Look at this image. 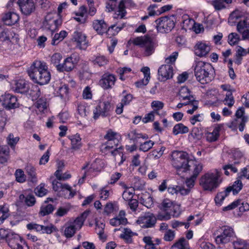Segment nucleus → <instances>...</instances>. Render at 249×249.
<instances>
[{
  "label": "nucleus",
  "mask_w": 249,
  "mask_h": 249,
  "mask_svg": "<svg viewBox=\"0 0 249 249\" xmlns=\"http://www.w3.org/2000/svg\"><path fill=\"white\" fill-rule=\"evenodd\" d=\"M32 98V100H36L41 95L39 87L36 85H29L28 90L26 92Z\"/></svg>",
  "instance_id": "obj_27"
},
{
  "label": "nucleus",
  "mask_w": 249,
  "mask_h": 249,
  "mask_svg": "<svg viewBox=\"0 0 249 249\" xmlns=\"http://www.w3.org/2000/svg\"><path fill=\"white\" fill-rule=\"evenodd\" d=\"M10 149L8 146H0V163L4 164L7 162L10 157Z\"/></svg>",
  "instance_id": "obj_26"
},
{
  "label": "nucleus",
  "mask_w": 249,
  "mask_h": 249,
  "mask_svg": "<svg viewBox=\"0 0 249 249\" xmlns=\"http://www.w3.org/2000/svg\"><path fill=\"white\" fill-rule=\"evenodd\" d=\"M222 230V232L215 238V241L217 244H227L232 240L234 236V232L231 227L225 226Z\"/></svg>",
  "instance_id": "obj_11"
},
{
  "label": "nucleus",
  "mask_w": 249,
  "mask_h": 249,
  "mask_svg": "<svg viewBox=\"0 0 249 249\" xmlns=\"http://www.w3.org/2000/svg\"><path fill=\"white\" fill-rule=\"evenodd\" d=\"M111 109V105L108 101L100 102L93 110V118L97 119L100 116H107Z\"/></svg>",
  "instance_id": "obj_10"
},
{
  "label": "nucleus",
  "mask_w": 249,
  "mask_h": 249,
  "mask_svg": "<svg viewBox=\"0 0 249 249\" xmlns=\"http://www.w3.org/2000/svg\"><path fill=\"white\" fill-rule=\"evenodd\" d=\"M132 42L135 45L142 48L143 54L145 56L151 55L157 46L156 42L148 36L135 37L132 40Z\"/></svg>",
  "instance_id": "obj_4"
},
{
  "label": "nucleus",
  "mask_w": 249,
  "mask_h": 249,
  "mask_svg": "<svg viewBox=\"0 0 249 249\" xmlns=\"http://www.w3.org/2000/svg\"><path fill=\"white\" fill-rule=\"evenodd\" d=\"M143 242L145 243V249H155V244L153 243L150 236H145L143 238Z\"/></svg>",
  "instance_id": "obj_62"
},
{
  "label": "nucleus",
  "mask_w": 249,
  "mask_h": 249,
  "mask_svg": "<svg viewBox=\"0 0 249 249\" xmlns=\"http://www.w3.org/2000/svg\"><path fill=\"white\" fill-rule=\"evenodd\" d=\"M72 40L75 42L76 47L80 50H85L89 46L87 36L80 31H75L74 32Z\"/></svg>",
  "instance_id": "obj_13"
},
{
  "label": "nucleus",
  "mask_w": 249,
  "mask_h": 249,
  "mask_svg": "<svg viewBox=\"0 0 249 249\" xmlns=\"http://www.w3.org/2000/svg\"><path fill=\"white\" fill-rule=\"evenodd\" d=\"M134 192L133 188L129 189L128 188L127 189H125L122 195L123 198L126 201L132 199Z\"/></svg>",
  "instance_id": "obj_54"
},
{
  "label": "nucleus",
  "mask_w": 249,
  "mask_h": 249,
  "mask_svg": "<svg viewBox=\"0 0 249 249\" xmlns=\"http://www.w3.org/2000/svg\"><path fill=\"white\" fill-rule=\"evenodd\" d=\"M172 164L177 170L178 174L180 172H186L189 170V163L191 160H187L186 153L181 151H174L172 154Z\"/></svg>",
  "instance_id": "obj_5"
},
{
  "label": "nucleus",
  "mask_w": 249,
  "mask_h": 249,
  "mask_svg": "<svg viewBox=\"0 0 249 249\" xmlns=\"http://www.w3.org/2000/svg\"><path fill=\"white\" fill-rule=\"evenodd\" d=\"M36 195L39 197L45 196L47 193V190L44 188V185L40 184L35 189Z\"/></svg>",
  "instance_id": "obj_57"
},
{
  "label": "nucleus",
  "mask_w": 249,
  "mask_h": 249,
  "mask_svg": "<svg viewBox=\"0 0 249 249\" xmlns=\"http://www.w3.org/2000/svg\"><path fill=\"white\" fill-rule=\"evenodd\" d=\"M76 195V191L72 190L68 184L65 183L64 187L60 192L59 196L67 199L72 198Z\"/></svg>",
  "instance_id": "obj_25"
},
{
  "label": "nucleus",
  "mask_w": 249,
  "mask_h": 249,
  "mask_svg": "<svg viewBox=\"0 0 249 249\" xmlns=\"http://www.w3.org/2000/svg\"><path fill=\"white\" fill-rule=\"evenodd\" d=\"M126 14L125 10V2L124 0H122L118 5V9L115 12L116 17L115 18H120L121 19L124 18Z\"/></svg>",
  "instance_id": "obj_32"
},
{
  "label": "nucleus",
  "mask_w": 249,
  "mask_h": 249,
  "mask_svg": "<svg viewBox=\"0 0 249 249\" xmlns=\"http://www.w3.org/2000/svg\"><path fill=\"white\" fill-rule=\"evenodd\" d=\"M18 4L21 13L26 15H30L36 10V5L33 0H18Z\"/></svg>",
  "instance_id": "obj_15"
},
{
  "label": "nucleus",
  "mask_w": 249,
  "mask_h": 249,
  "mask_svg": "<svg viewBox=\"0 0 249 249\" xmlns=\"http://www.w3.org/2000/svg\"><path fill=\"white\" fill-rule=\"evenodd\" d=\"M28 73L34 82L40 85L48 84L51 79L47 66L40 61H35L28 70Z\"/></svg>",
  "instance_id": "obj_1"
},
{
  "label": "nucleus",
  "mask_w": 249,
  "mask_h": 249,
  "mask_svg": "<svg viewBox=\"0 0 249 249\" xmlns=\"http://www.w3.org/2000/svg\"><path fill=\"white\" fill-rule=\"evenodd\" d=\"M237 31L240 33L249 29V21L248 19H245L239 21L236 26Z\"/></svg>",
  "instance_id": "obj_45"
},
{
  "label": "nucleus",
  "mask_w": 249,
  "mask_h": 249,
  "mask_svg": "<svg viewBox=\"0 0 249 249\" xmlns=\"http://www.w3.org/2000/svg\"><path fill=\"white\" fill-rule=\"evenodd\" d=\"M174 246L178 249H189L188 242L184 238L176 243Z\"/></svg>",
  "instance_id": "obj_52"
},
{
  "label": "nucleus",
  "mask_w": 249,
  "mask_h": 249,
  "mask_svg": "<svg viewBox=\"0 0 249 249\" xmlns=\"http://www.w3.org/2000/svg\"><path fill=\"white\" fill-rule=\"evenodd\" d=\"M194 50L196 55L203 57L208 54L211 50V47L205 43L199 42L196 44Z\"/></svg>",
  "instance_id": "obj_21"
},
{
  "label": "nucleus",
  "mask_w": 249,
  "mask_h": 249,
  "mask_svg": "<svg viewBox=\"0 0 249 249\" xmlns=\"http://www.w3.org/2000/svg\"><path fill=\"white\" fill-rule=\"evenodd\" d=\"M243 187L241 181L240 179L236 180L232 186H229L227 188L230 189V192L232 191L234 195L237 194Z\"/></svg>",
  "instance_id": "obj_48"
},
{
  "label": "nucleus",
  "mask_w": 249,
  "mask_h": 249,
  "mask_svg": "<svg viewBox=\"0 0 249 249\" xmlns=\"http://www.w3.org/2000/svg\"><path fill=\"white\" fill-rule=\"evenodd\" d=\"M154 144V142L149 140L141 143L139 149L143 152H147L152 147Z\"/></svg>",
  "instance_id": "obj_56"
},
{
  "label": "nucleus",
  "mask_w": 249,
  "mask_h": 249,
  "mask_svg": "<svg viewBox=\"0 0 249 249\" xmlns=\"http://www.w3.org/2000/svg\"><path fill=\"white\" fill-rule=\"evenodd\" d=\"M230 193V188H226L224 191L218 193L214 198L216 204L219 206L221 205L223 201L229 195Z\"/></svg>",
  "instance_id": "obj_35"
},
{
  "label": "nucleus",
  "mask_w": 249,
  "mask_h": 249,
  "mask_svg": "<svg viewBox=\"0 0 249 249\" xmlns=\"http://www.w3.org/2000/svg\"><path fill=\"white\" fill-rule=\"evenodd\" d=\"M234 249H249V244L244 240L237 239L233 243Z\"/></svg>",
  "instance_id": "obj_42"
},
{
  "label": "nucleus",
  "mask_w": 249,
  "mask_h": 249,
  "mask_svg": "<svg viewBox=\"0 0 249 249\" xmlns=\"http://www.w3.org/2000/svg\"><path fill=\"white\" fill-rule=\"evenodd\" d=\"M120 138V135L111 129L108 130L104 136V139L106 141H114L115 139L119 140Z\"/></svg>",
  "instance_id": "obj_51"
},
{
  "label": "nucleus",
  "mask_w": 249,
  "mask_h": 249,
  "mask_svg": "<svg viewBox=\"0 0 249 249\" xmlns=\"http://www.w3.org/2000/svg\"><path fill=\"white\" fill-rule=\"evenodd\" d=\"M240 40V36L236 33H231L228 36V42L231 46H234L237 44Z\"/></svg>",
  "instance_id": "obj_47"
},
{
  "label": "nucleus",
  "mask_w": 249,
  "mask_h": 249,
  "mask_svg": "<svg viewBox=\"0 0 249 249\" xmlns=\"http://www.w3.org/2000/svg\"><path fill=\"white\" fill-rule=\"evenodd\" d=\"M155 22L157 30L161 33L170 32L175 25L174 20L167 17H161L156 20Z\"/></svg>",
  "instance_id": "obj_7"
},
{
  "label": "nucleus",
  "mask_w": 249,
  "mask_h": 249,
  "mask_svg": "<svg viewBox=\"0 0 249 249\" xmlns=\"http://www.w3.org/2000/svg\"><path fill=\"white\" fill-rule=\"evenodd\" d=\"M224 102V104L229 107H231L233 105L234 100L231 91L228 92L226 94Z\"/></svg>",
  "instance_id": "obj_60"
},
{
  "label": "nucleus",
  "mask_w": 249,
  "mask_h": 249,
  "mask_svg": "<svg viewBox=\"0 0 249 249\" xmlns=\"http://www.w3.org/2000/svg\"><path fill=\"white\" fill-rule=\"evenodd\" d=\"M189 128L182 123L177 124L173 128V133L175 135L183 134L189 132Z\"/></svg>",
  "instance_id": "obj_31"
},
{
  "label": "nucleus",
  "mask_w": 249,
  "mask_h": 249,
  "mask_svg": "<svg viewBox=\"0 0 249 249\" xmlns=\"http://www.w3.org/2000/svg\"><path fill=\"white\" fill-rule=\"evenodd\" d=\"M69 139L71 141V148L75 150H77L81 147V139L79 134L70 136Z\"/></svg>",
  "instance_id": "obj_29"
},
{
  "label": "nucleus",
  "mask_w": 249,
  "mask_h": 249,
  "mask_svg": "<svg viewBox=\"0 0 249 249\" xmlns=\"http://www.w3.org/2000/svg\"><path fill=\"white\" fill-rule=\"evenodd\" d=\"M220 175V172L217 169L209 172L201 177L200 185L205 190L212 191L221 183Z\"/></svg>",
  "instance_id": "obj_3"
},
{
  "label": "nucleus",
  "mask_w": 249,
  "mask_h": 249,
  "mask_svg": "<svg viewBox=\"0 0 249 249\" xmlns=\"http://www.w3.org/2000/svg\"><path fill=\"white\" fill-rule=\"evenodd\" d=\"M116 78L112 74H104L99 81L100 85L105 89H111L114 85Z\"/></svg>",
  "instance_id": "obj_20"
},
{
  "label": "nucleus",
  "mask_w": 249,
  "mask_h": 249,
  "mask_svg": "<svg viewBox=\"0 0 249 249\" xmlns=\"http://www.w3.org/2000/svg\"><path fill=\"white\" fill-rule=\"evenodd\" d=\"M89 107H87L84 104H79L77 107V111L79 115L83 117H85L88 115L89 113Z\"/></svg>",
  "instance_id": "obj_55"
},
{
  "label": "nucleus",
  "mask_w": 249,
  "mask_h": 249,
  "mask_svg": "<svg viewBox=\"0 0 249 249\" xmlns=\"http://www.w3.org/2000/svg\"><path fill=\"white\" fill-rule=\"evenodd\" d=\"M172 207L173 202L168 199H164L160 205V209L165 212H168V211L171 210Z\"/></svg>",
  "instance_id": "obj_49"
},
{
  "label": "nucleus",
  "mask_w": 249,
  "mask_h": 249,
  "mask_svg": "<svg viewBox=\"0 0 249 249\" xmlns=\"http://www.w3.org/2000/svg\"><path fill=\"white\" fill-rule=\"evenodd\" d=\"M178 55V52H173L170 56L165 59L166 65H172V64H173L177 59Z\"/></svg>",
  "instance_id": "obj_63"
},
{
  "label": "nucleus",
  "mask_w": 249,
  "mask_h": 249,
  "mask_svg": "<svg viewBox=\"0 0 249 249\" xmlns=\"http://www.w3.org/2000/svg\"><path fill=\"white\" fill-rule=\"evenodd\" d=\"M69 92L68 87L67 85H64L59 87L55 93L56 96H59L61 98H65L67 96Z\"/></svg>",
  "instance_id": "obj_50"
},
{
  "label": "nucleus",
  "mask_w": 249,
  "mask_h": 249,
  "mask_svg": "<svg viewBox=\"0 0 249 249\" xmlns=\"http://www.w3.org/2000/svg\"><path fill=\"white\" fill-rule=\"evenodd\" d=\"M19 19V16L14 12H8L2 18V21L5 25L11 26L16 23Z\"/></svg>",
  "instance_id": "obj_23"
},
{
  "label": "nucleus",
  "mask_w": 249,
  "mask_h": 249,
  "mask_svg": "<svg viewBox=\"0 0 249 249\" xmlns=\"http://www.w3.org/2000/svg\"><path fill=\"white\" fill-rule=\"evenodd\" d=\"M128 137L130 140L136 142H138V140L140 138H142L143 139H146L148 138L147 135L138 133L136 130H132L130 131L128 134Z\"/></svg>",
  "instance_id": "obj_40"
},
{
  "label": "nucleus",
  "mask_w": 249,
  "mask_h": 249,
  "mask_svg": "<svg viewBox=\"0 0 249 249\" xmlns=\"http://www.w3.org/2000/svg\"><path fill=\"white\" fill-rule=\"evenodd\" d=\"M7 242L11 249H29L25 241L14 232L9 235Z\"/></svg>",
  "instance_id": "obj_8"
},
{
  "label": "nucleus",
  "mask_w": 249,
  "mask_h": 249,
  "mask_svg": "<svg viewBox=\"0 0 249 249\" xmlns=\"http://www.w3.org/2000/svg\"><path fill=\"white\" fill-rule=\"evenodd\" d=\"M179 94L182 100H188V102L193 101L194 97L191 95L190 90L186 87H182L180 88Z\"/></svg>",
  "instance_id": "obj_33"
},
{
  "label": "nucleus",
  "mask_w": 249,
  "mask_h": 249,
  "mask_svg": "<svg viewBox=\"0 0 249 249\" xmlns=\"http://www.w3.org/2000/svg\"><path fill=\"white\" fill-rule=\"evenodd\" d=\"M91 60L94 65H97L99 66H105L108 62L107 58L104 55H101L93 57Z\"/></svg>",
  "instance_id": "obj_36"
},
{
  "label": "nucleus",
  "mask_w": 249,
  "mask_h": 249,
  "mask_svg": "<svg viewBox=\"0 0 249 249\" xmlns=\"http://www.w3.org/2000/svg\"><path fill=\"white\" fill-rule=\"evenodd\" d=\"M62 58L63 56L60 53H55L51 57V64L56 67L58 71H59V70L61 68L62 64H60V62L62 60Z\"/></svg>",
  "instance_id": "obj_34"
},
{
  "label": "nucleus",
  "mask_w": 249,
  "mask_h": 249,
  "mask_svg": "<svg viewBox=\"0 0 249 249\" xmlns=\"http://www.w3.org/2000/svg\"><path fill=\"white\" fill-rule=\"evenodd\" d=\"M210 3L213 6L215 10L219 11L225 8L223 0H213L211 1Z\"/></svg>",
  "instance_id": "obj_58"
},
{
  "label": "nucleus",
  "mask_w": 249,
  "mask_h": 249,
  "mask_svg": "<svg viewBox=\"0 0 249 249\" xmlns=\"http://www.w3.org/2000/svg\"><path fill=\"white\" fill-rule=\"evenodd\" d=\"M16 180L20 183L24 182L26 180V176L21 169H18L15 174Z\"/></svg>",
  "instance_id": "obj_59"
},
{
  "label": "nucleus",
  "mask_w": 249,
  "mask_h": 249,
  "mask_svg": "<svg viewBox=\"0 0 249 249\" xmlns=\"http://www.w3.org/2000/svg\"><path fill=\"white\" fill-rule=\"evenodd\" d=\"M20 200L24 199V202L28 206H32L36 203V199L34 196L32 194H29L25 196L24 195H21L19 196Z\"/></svg>",
  "instance_id": "obj_41"
},
{
  "label": "nucleus",
  "mask_w": 249,
  "mask_h": 249,
  "mask_svg": "<svg viewBox=\"0 0 249 249\" xmlns=\"http://www.w3.org/2000/svg\"><path fill=\"white\" fill-rule=\"evenodd\" d=\"M156 220V218L153 214L148 213L140 217L137 220V222L142 228H147L154 226Z\"/></svg>",
  "instance_id": "obj_16"
},
{
  "label": "nucleus",
  "mask_w": 249,
  "mask_h": 249,
  "mask_svg": "<svg viewBox=\"0 0 249 249\" xmlns=\"http://www.w3.org/2000/svg\"><path fill=\"white\" fill-rule=\"evenodd\" d=\"M89 213V211H85L79 216L77 217L71 224L76 230L80 229Z\"/></svg>",
  "instance_id": "obj_24"
},
{
  "label": "nucleus",
  "mask_w": 249,
  "mask_h": 249,
  "mask_svg": "<svg viewBox=\"0 0 249 249\" xmlns=\"http://www.w3.org/2000/svg\"><path fill=\"white\" fill-rule=\"evenodd\" d=\"M68 35V33L64 30L61 31L59 33H56L53 36L52 44L53 45H57L60 41H62Z\"/></svg>",
  "instance_id": "obj_37"
},
{
  "label": "nucleus",
  "mask_w": 249,
  "mask_h": 249,
  "mask_svg": "<svg viewBox=\"0 0 249 249\" xmlns=\"http://www.w3.org/2000/svg\"><path fill=\"white\" fill-rule=\"evenodd\" d=\"M9 216L10 213L8 207L4 205L0 206V224L3 223L4 221Z\"/></svg>",
  "instance_id": "obj_44"
},
{
  "label": "nucleus",
  "mask_w": 249,
  "mask_h": 249,
  "mask_svg": "<svg viewBox=\"0 0 249 249\" xmlns=\"http://www.w3.org/2000/svg\"><path fill=\"white\" fill-rule=\"evenodd\" d=\"M182 24L184 28L191 29L195 24V22L193 19L187 18L186 19L183 20Z\"/></svg>",
  "instance_id": "obj_64"
},
{
  "label": "nucleus",
  "mask_w": 249,
  "mask_h": 249,
  "mask_svg": "<svg viewBox=\"0 0 249 249\" xmlns=\"http://www.w3.org/2000/svg\"><path fill=\"white\" fill-rule=\"evenodd\" d=\"M159 79L160 80H166L173 77V67L171 65H161L158 70Z\"/></svg>",
  "instance_id": "obj_18"
},
{
  "label": "nucleus",
  "mask_w": 249,
  "mask_h": 249,
  "mask_svg": "<svg viewBox=\"0 0 249 249\" xmlns=\"http://www.w3.org/2000/svg\"><path fill=\"white\" fill-rule=\"evenodd\" d=\"M25 171L31 182L33 183L37 182L36 170L34 167L31 164H28L25 168Z\"/></svg>",
  "instance_id": "obj_30"
},
{
  "label": "nucleus",
  "mask_w": 249,
  "mask_h": 249,
  "mask_svg": "<svg viewBox=\"0 0 249 249\" xmlns=\"http://www.w3.org/2000/svg\"><path fill=\"white\" fill-rule=\"evenodd\" d=\"M11 32L4 26H0V39L3 41L8 40L11 38Z\"/></svg>",
  "instance_id": "obj_43"
},
{
  "label": "nucleus",
  "mask_w": 249,
  "mask_h": 249,
  "mask_svg": "<svg viewBox=\"0 0 249 249\" xmlns=\"http://www.w3.org/2000/svg\"><path fill=\"white\" fill-rule=\"evenodd\" d=\"M92 27L96 33L100 35H102L105 33L107 34L111 29H113L115 27L112 25L110 27H108L107 24L104 20H94L92 22Z\"/></svg>",
  "instance_id": "obj_17"
},
{
  "label": "nucleus",
  "mask_w": 249,
  "mask_h": 249,
  "mask_svg": "<svg viewBox=\"0 0 249 249\" xmlns=\"http://www.w3.org/2000/svg\"><path fill=\"white\" fill-rule=\"evenodd\" d=\"M222 126V124H219L214 128L212 132L208 133L207 135V141L210 142L216 141L219 135V131Z\"/></svg>",
  "instance_id": "obj_28"
},
{
  "label": "nucleus",
  "mask_w": 249,
  "mask_h": 249,
  "mask_svg": "<svg viewBox=\"0 0 249 249\" xmlns=\"http://www.w3.org/2000/svg\"><path fill=\"white\" fill-rule=\"evenodd\" d=\"M29 88V84L24 80L15 81L12 86L13 89L18 93H26Z\"/></svg>",
  "instance_id": "obj_22"
},
{
  "label": "nucleus",
  "mask_w": 249,
  "mask_h": 249,
  "mask_svg": "<svg viewBox=\"0 0 249 249\" xmlns=\"http://www.w3.org/2000/svg\"><path fill=\"white\" fill-rule=\"evenodd\" d=\"M214 69L210 63L198 61L195 68V75L202 84L211 82L213 78Z\"/></svg>",
  "instance_id": "obj_2"
},
{
  "label": "nucleus",
  "mask_w": 249,
  "mask_h": 249,
  "mask_svg": "<svg viewBox=\"0 0 249 249\" xmlns=\"http://www.w3.org/2000/svg\"><path fill=\"white\" fill-rule=\"evenodd\" d=\"M75 56V55L72 54L70 56L65 59L59 71H71L74 68L75 64L77 63L79 60L78 58H76Z\"/></svg>",
  "instance_id": "obj_19"
},
{
  "label": "nucleus",
  "mask_w": 249,
  "mask_h": 249,
  "mask_svg": "<svg viewBox=\"0 0 249 249\" xmlns=\"http://www.w3.org/2000/svg\"><path fill=\"white\" fill-rule=\"evenodd\" d=\"M64 228V234L67 238L72 237L76 231L71 223H66Z\"/></svg>",
  "instance_id": "obj_39"
},
{
  "label": "nucleus",
  "mask_w": 249,
  "mask_h": 249,
  "mask_svg": "<svg viewBox=\"0 0 249 249\" xmlns=\"http://www.w3.org/2000/svg\"><path fill=\"white\" fill-rule=\"evenodd\" d=\"M119 140L114 139V141H106L101 146V150L103 152L107 153L111 151L112 155L115 156L117 153H120L122 149L121 146L117 147L119 145Z\"/></svg>",
  "instance_id": "obj_12"
},
{
  "label": "nucleus",
  "mask_w": 249,
  "mask_h": 249,
  "mask_svg": "<svg viewBox=\"0 0 249 249\" xmlns=\"http://www.w3.org/2000/svg\"><path fill=\"white\" fill-rule=\"evenodd\" d=\"M122 94L124 96L121 100V103L124 105H127L129 104L133 98V95L130 93H127L126 90H124Z\"/></svg>",
  "instance_id": "obj_53"
},
{
  "label": "nucleus",
  "mask_w": 249,
  "mask_h": 249,
  "mask_svg": "<svg viewBox=\"0 0 249 249\" xmlns=\"http://www.w3.org/2000/svg\"><path fill=\"white\" fill-rule=\"evenodd\" d=\"M2 106L6 109L10 110L18 107L19 104L16 96L10 93H5L0 98Z\"/></svg>",
  "instance_id": "obj_9"
},
{
  "label": "nucleus",
  "mask_w": 249,
  "mask_h": 249,
  "mask_svg": "<svg viewBox=\"0 0 249 249\" xmlns=\"http://www.w3.org/2000/svg\"><path fill=\"white\" fill-rule=\"evenodd\" d=\"M134 233L129 229H124L123 233L120 235V237L124 239L127 243L132 242V237Z\"/></svg>",
  "instance_id": "obj_46"
},
{
  "label": "nucleus",
  "mask_w": 249,
  "mask_h": 249,
  "mask_svg": "<svg viewBox=\"0 0 249 249\" xmlns=\"http://www.w3.org/2000/svg\"><path fill=\"white\" fill-rule=\"evenodd\" d=\"M54 207L53 205L47 204L46 201L40 208L39 214L41 216H45L52 213L54 210Z\"/></svg>",
  "instance_id": "obj_38"
},
{
  "label": "nucleus",
  "mask_w": 249,
  "mask_h": 249,
  "mask_svg": "<svg viewBox=\"0 0 249 249\" xmlns=\"http://www.w3.org/2000/svg\"><path fill=\"white\" fill-rule=\"evenodd\" d=\"M189 167L188 171L189 174L191 175L190 178L186 179L185 184L188 189H191L193 187L195 181L202 170V165L199 162L196 160H191L188 164Z\"/></svg>",
  "instance_id": "obj_6"
},
{
  "label": "nucleus",
  "mask_w": 249,
  "mask_h": 249,
  "mask_svg": "<svg viewBox=\"0 0 249 249\" xmlns=\"http://www.w3.org/2000/svg\"><path fill=\"white\" fill-rule=\"evenodd\" d=\"M80 9L81 12L79 14H76V16H80V17H75L74 18V19L80 23H84L86 22V18L84 17L86 12V9L84 6L81 7Z\"/></svg>",
  "instance_id": "obj_61"
},
{
  "label": "nucleus",
  "mask_w": 249,
  "mask_h": 249,
  "mask_svg": "<svg viewBox=\"0 0 249 249\" xmlns=\"http://www.w3.org/2000/svg\"><path fill=\"white\" fill-rule=\"evenodd\" d=\"M62 22L60 17L54 18L52 14H48L45 18L44 25L45 28L53 32L61 25Z\"/></svg>",
  "instance_id": "obj_14"
}]
</instances>
